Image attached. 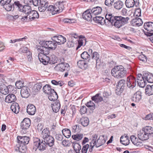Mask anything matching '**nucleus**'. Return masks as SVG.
Returning <instances> with one entry per match:
<instances>
[{
	"mask_svg": "<svg viewBox=\"0 0 153 153\" xmlns=\"http://www.w3.org/2000/svg\"><path fill=\"white\" fill-rule=\"evenodd\" d=\"M112 14H107L105 16L106 20L101 16H96L93 18L94 21L96 23L101 25L105 24L108 27H111L115 26V16L112 15Z\"/></svg>",
	"mask_w": 153,
	"mask_h": 153,
	"instance_id": "nucleus-1",
	"label": "nucleus"
},
{
	"mask_svg": "<svg viewBox=\"0 0 153 153\" xmlns=\"http://www.w3.org/2000/svg\"><path fill=\"white\" fill-rule=\"evenodd\" d=\"M13 4L18 8L19 11L23 12L27 16L29 15L32 10L30 6L28 5L23 6L19 1H15Z\"/></svg>",
	"mask_w": 153,
	"mask_h": 153,
	"instance_id": "nucleus-2",
	"label": "nucleus"
},
{
	"mask_svg": "<svg viewBox=\"0 0 153 153\" xmlns=\"http://www.w3.org/2000/svg\"><path fill=\"white\" fill-rule=\"evenodd\" d=\"M126 82L125 80L121 79L117 82L115 87V94L119 96V98L120 99L122 98L120 95L126 86Z\"/></svg>",
	"mask_w": 153,
	"mask_h": 153,
	"instance_id": "nucleus-3",
	"label": "nucleus"
},
{
	"mask_svg": "<svg viewBox=\"0 0 153 153\" xmlns=\"http://www.w3.org/2000/svg\"><path fill=\"white\" fill-rule=\"evenodd\" d=\"M126 71L122 65L115 67V78L120 79L123 78L126 75Z\"/></svg>",
	"mask_w": 153,
	"mask_h": 153,
	"instance_id": "nucleus-4",
	"label": "nucleus"
},
{
	"mask_svg": "<svg viewBox=\"0 0 153 153\" xmlns=\"http://www.w3.org/2000/svg\"><path fill=\"white\" fill-rule=\"evenodd\" d=\"M129 19L128 17L124 18L121 16H115V27L120 28L127 24Z\"/></svg>",
	"mask_w": 153,
	"mask_h": 153,
	"instance_id": "nucleus-5",
	"label": "nucleus"
},
{
	"mask_svg": "<svg viewBox=\"0 0 153 153\" xmlns=\"http://www.w3.org/2000/svg\"><path fill=\"white\" fill-rule=\"evenodd\" d=\"M42 140L43 143L41 144L42 146L40 147L42 149H45L48 145L50 147H51L54 144V139L51 136H49Z\"/></svg>",
	"mask_w": 153,
	"mask_h": 153,
	"instance_id": "nucleus-6",
	"label": "nucleus"
},
{
	"mask_svg": "<svg viewBox=\"0 0 153 153\" xmlns=\"http://www.w3.org/2000/svg\"><path fill=\"white\" fill-rule=\"evenodd\" d=\"M54 69L57 71L63 72L65 71H68L70 69V66L67 63L62 62L57 65Z\"/></svg>",
	"mask_w": 153,
	"mask_h": 153,
	"instance_id": "nucleus-7",
	"label": "nucleus"
},
{
	"mask_svg": "<svg viewBox=\"0 0 153 153\" xmlns=\"http://www.w3.org/2000/svg\"><path fill=\"white\" fill-rule=\"evenodd\" d=\"M40 42L41 45H38L36 46V48L39 53H42L44 55H49L50 53V50L48 47L45 45H44V43L42 42Z\"/></svg>",
	"mask_w": 153,
	"mask_h": 153,
	"instance_id": "nucleus-8",
	"label": "nucleus"
},
{
	"mask_svg": "<svg viewBox=\"0 0 153 153\" xmlns=\"http://www.w3.org/2000/svg\"><path fill=\"white\" fill-rule=\"evenodd\" d=\"M144 28L147 31L146 33L147 36H150L153 35V22H146L144 24Z\"/></svg>",
	"mask_w": 153,
	"mask_h": 153,
	"instance_id": "nucleus-9",
	"label": "nucleus"
},
{
	"mask_svg": "<svg viewBox=\"0 0 153 153\" xmlns=\"http://www.w3.org/2000/svg\"><path fill=\"white\" fill-rule=\"evenodd\" d=\"M126 82L127 86L130 89L134 88L136 85V79L132 76H130L127 77Z\"/></svg>",
	"mask_w": 153,
	"mask_h": 153,
	"instance_id": "nucleus-10",
	"label": "nucleus"
},
{
	"mask_svg": "<svg viewBox=\"0 0 153 153\" xmlns=\"http://www.w3.org/2000/svg\"><path fill=\"white\" fill-rule=\"evenodd\" d=\"M30 124V119L28 118H25L23 121L21 122L20 124L21 128L22 129V131H23V133L27 129Z\"/></svg>",
	"mask_w": 153,
	"mask_h": 153,
	"instance_id": "nucleus-11",
	"label": "nucleus"
},
{
	"mask_svg": "<svg viewBox=\"0 0 153 153\" xmlns=\"http://www.w3.org/2000/svg\"><path fill=\"white\" fill-rule=\"evenodd\" d=\"M104 137V135L100 136L97 141L94 139L92 140V142L93 143V144L95 145L96 147L98 148L103 145L105 142L106 140Z\"/></svg>",
	"mask_w": 153,
	"mask_h": 153,
	"instance_id": "nucleus-12",
	"label": "nucleus"
},
{
	"mask_svg": "<svg viewBox=\"0 0 153 153\" xmlns=\"http://www.w3.org/2000/svg\"><path fill=\"white\" fill-rule=\"evenodd\" d=\"M42 143H43L42 140L41 141L40 139L39 138L36 137H34L33 140V149H34L36 150L38 148L41 151H44V149H42L40 148L42 146L41 144Z\"/></svg>",
	"mask_w": 153,
	"mask_h": 153,
	"instance_id": "nucleus-13",
	"label": "nucleus"
},
{
	"mask_svg": "<svg viewBox=\"0 0 153 153\" xmlns=\"http://www.w3.org/2000/svg\"><path fill=\"white\" fill-rule=\"evenodd\" d=\"M52 39L55 43H57L59 45L64 43L66 41V38L61 35L54 36L52 38Z\"/></svg>",
	"mask_w": 153,
	"mask_h": 153,
	"instance_id": "nucleus-14",
	"label": "nucleus"
},
{
	"mask_svg": "<svg viewBox=\"0 0 153 153\" xmlns=\"http://www.w3.org/2000/svg\"><path fill=\"white\" fill-rule=\"evenodd\" d=\"M48 55L39 53L38 57L40 61L44 65H46L49 62V56Z\"/></svg>",
	"mask_w": 153,
	"mask_h": 153,
	"instance_id": "nucleus-15",
	"label": "nucleus"
},
{
	"mask_svg": "<svg viewBox=\"0 0 153 153\" xmlns=\"http://www.w3.org/2000/svg\"><path fill=\"white\" fill-rule=\"evenodd\" d=\"M17 140L18 143L26 145L29 143L30 138L27 136H18L17 137Z\"/></svg>",
	"mask_w": 153,
	"mask_h": 153,
	"instance_id": "nucleus-16",
	"label": "nucleus"
},
{
	"mask_svg": "<svg viewBox=\"0 0 153 153\" xmlns=\"http://www.w3.org/2000/svg\"><path fill=\"white\" fill-rule=\"evenodd\" d=\"M138 138L141 140H146L149 139L148 136L146 133L143 128L137 132Z\"/></svg>",
	"mask_w": 153,
	"mask_h": 153,
	"instance_id": "nucleus-17",
	"label": "nucleus"
},
{
	"mask_svg": "<svg viewBox=\"0 0 153 153\" xmlns=\"http://www.w3.org/2000/svg\"><path fill=\"white\" fill-rule=\"evenodd\" d=\"M137 83L138 85L141 88L144 87L146 85L144 76L141 74H138L137 77Z\"/></svg>",
	"mask_w": 153,
	"mask_h": 153,
	"instance_id": "nucleus-18",
	"label": "nucleus"
},
{
	"mask_svg": "<svg viewBox=\"0 0 153 153\" xmlns=\"http://www.w3.org/2000/svg\"><path fill=\"white\" fill-rule=\"evenodd\" d=\"M90 9L87 10L85 11L82 14V17L85 20L87 21H91L93 16Z\"/></svg>",
	"mask_w": 153,
	"mask_h": 153,
	"instance_id": "nucleus-19",
	"label": "nucleus"
},
{
	"mask_svg": "<svg viewBox=\"0 0 153 153\" xmlns=\"http://www.w3.org/2000/svg\"><path fill=\"white\" fill-rule=\"evenodd\" d=\"M29 89L26 86L23 87L21 91V97L23 98H27L30 94L29 93L28 90Z\"/></svg>",
	"mask_w": 153,
	"mask_h": 153,
	"instance_id": "nucleus-20",
	"label": "nucleus"
},
{
	"mask_svg": "<svg viewBox=\"0 0 153 153\" xmlns=\"http://www.w3.org/2000/svg\"><path fill=\"white\" fill-rule=\"evenodd\" d=\"M131 140L133 143L137 146L140 147L143 145V143L140 140H139L135 136L132 135L131 136Z\"/></svg>",
	"mask_w": 153,
	"mask_h": 153,
	"instance_id": "nucleus-21",
	"label": "nucleus"
},
{
	"mask_svg": "<svg viewBox=\"0 0 153 153\" xmlns=\"http://www.w3.org/2000/svg\"><path fill=\"white\" fill-rule=\"evenodd\" d=\"M44 45L46 46L49 49L54 50L56 47V43L51 41H46L43 42Z\"/></svg>",
	"mask_w": 153,
	"mask_h": 153,
	"instance_id": "nucleus-22",
	"label": "nucleus"
},
{
	"mask_svg": "<svg viewBox=\"0 0 153 153\" xmlns=\"http://www.w3.org/2000/svg\"><path fill=\"white\" fill-rule=\"evenodd\" d=\"M27 111L29 115H33L36 112L35 106L32 104H29L27 107Z\"/></svg>",
	"mask_w": 153,
	"mask_h": 153,
	"instance_id": "nucleus-23",
	"label": "nucleus"
},
{
	"mask_svg": "<svg viewBox=\"0 0 153 153\" xmlns=\"http://www.w3.org/2000/svg\"><path fill=\"white\" fill-rule=\"evenodd\" d=\"M131 24L133 26L139 27L142 25L143 22L140 18H136L135 19H133L131 20Z\"/></svg>",
	"mask_w": 153,
	"mask_h": 153,
	"instance_id": "nucleus-24",
	"label": "nucleus"
},
{
	"mask_svg": "<svg viewBox=\"0 0 153 153\" xmlns=\"http://www.w3.org/2000/svg\"><path fill=\"white\" fill-rule=\"evenodd\" d=\"M51 106L53 111L55 113L59 111L61 106L60 103L58 101H55L52 103Z\"/></svg>",
	"mask_w": 153,
	"mask_h": 153,
	"instance_id": "nucleus-25",
	"label": "nucleus"
},
{
	"mask_svg": "<svg viewBox=\"0 0 153 153\" xmlns=\"http://www.w3.org/2000/svg\"><path fill=\"white\" fill-rule=\"evenodd\" d=\"M29 16V19L31 21L34 20L36 19H38L39 17V15L38 12L34 10H32Z\"/></svg>",
	"mask_w": 153,
	"mask_h": 153,
	"instance_id": "nucleus-26",
	"label": "nucleus"
},
{
	"mask_svg": "<svg viewBox=\"0 0 153 153\" xmlns=\"http://www.w3.org/2000/svg\"><path fill=\"white\" fill-rule=\"evenodd\" d=\"M141 99V93L140 92H136L132 97L131 100L132 102L138 103Z\"/></svg>",
	"mask_w": 153,
	"mask_h": 153,
	"instance_id": "nucleus-27",
	"label": "nucleus"
},
{
	"mask_svg": "<svg viewBox=\"0 0 153 153\" xmlns=\"http://www.w3.org/2000/svg\"><path fill=\"white\" fill-rule=\"evenodd\" d=\"M16 100V96L13 94H10L8 95L5 97V101L7 102L11 103L15 101Z\"/></svg>",
	"mask_w": 153,
	"mask_h": 153,
	"instance_id": "nucleus-28",
	"label": "nucleus"
},
{
	"mask_svg": "<svg viewBox=\"0 0 153 153\" xmlns=\"http://www.w3.org/2000/svg\"><path fill=\"white\" fill-rule=\"evenodd\" d=\"M120 142L123 144L127 146L130 143L129 138L126 135L121 136L120 138Z\"/></svg>",
	"mask_w": 153,
	"mask_h": 153,
	"instance_id": "nucleus-29",
	"label": "nucleus"
},
{
	"mask_svg": "<svg viewBox=\"0 0 153 153\" xmlns=\"http://www.w3.org/2000/svg\"><path fill=\"white\" fill-rule=\"evenodd\" d=\"M145 82L147 81L149 83L153 82V75L149 73H146L143 74Z\"/></svg>",
	"mask_w": 153,
	"mask_h": 153,
	"instance_id": "nucleus-30",
	"label": "nucleus"
},
{
	"mask_svg": "<svg viewBox=\"0 0 153 153\" xmlns=\"http://www.w3.org/2000/svg\"><path fill=\"white\" fill-rule=\"evenodd\" d=\"M66 3V1H59L58 2H56L55 5H57L58 7H57L56 10H58L57 13H60L63 10L64 7V3Z\"/></svg>",
	"mask_w": 153,
	"mask_h": 153,
	"instance_id": "nucleus-31",
	"label": "nucleus"
},
{
	"mask_svg": "<svg viewBox=\"0 0 153 153\" xmlns=\"http://www.w3.org/2000/svg\"><path fill=\"white\" fill-rule=\"evenodd\" d=\"M93 15H97L100 14L102 11L101 7L97 6L93 8L92 9H89Z\"/></svg>",
	"mask_w": 153,
	"mask_h": 153,
	"instance_id": "nucleus-32",
	"label": "nucleus"
},
{
	"mask_svg": "<svg viewBox=\"0 0 153 153\" xmlns=\"http://www.w3.org/2000/svg\"><path fill=\"white\" fill-rule=\"evenodd\" d=\"M78 67L83 70H85L88 67V64L84 60H79L77 62Z\"/></svg>",
	"mask_w": 153,
	"mask_h": 153,
	"instance_id": "nucleus-33",
	"label": "nucleus"
},
{
	"mask_svg": "<svg viewBox=\"0 0 153 153\" xmlns=\"http://www.w3.org/2000/svg\"><path fill=\"white\" fill-rule=\"evenodd\" d=\"M12 111L15 114L18 113L19 111V106L16 102L13 103L10 107Z\"/></svg>",
	"mask_w": 153,
	"mask_h": 153,
	"instance_id": "nucleus-34",
	"label": "nucleus"
},
{
	"mask_svg": "<svg viewBox=\"0 0 153 153\" xmlns=\"http://www.w3.org/2000/svg\"><path fill=\"white\" fill-rule=\"evenodd\" d=\"M8 86H7L4 84L0 85V92L1 93L4 95H6L8 94L9 93Z\"/></svg>",
	"mask_w": 153,
	"mask_h": 153,
	"instance_id": "nucleus-35",
	"label": "nucleus"
},
{
	"mask_svg": "<svg viewBox=\"0 0 153 153\" xmlns=\"http://www.w3.org/2000/svg\"><path fill=\"white\" fill-rule=\"evenodd\" d=\"M79 123H80L81 125L83 126H87L88 125L89 123V119L86 117H82L79 121Z\"/></svg>",
	"mask_w": 153,
	"mask_h": 153,
	"instance_id": "nucleus-36",
	"label": "nucleus"
},
{
	"mask_svg": "<svg viewBox=\"0 0 153 153\" xmlns=\"http://www.w3.org/2000/svg\"><path fill=\"white\" fill-rule=\"evenodd\" d=\"M145 94L149 96L153 94V85H148L145 88Z\"/></svg>",
	"mask_w": 153,
	"mask_h": 153,
	"instance_id": "nucleus-37",
	"label": "nucleus"
},
{
	"mask_svg": "<svg viewBox=\"0 0 153 153\" xmlns=\"http://www.w3.org/2000/svg\"><path fill=\"white\" fill-rule=\"evenodd\" d=\"M43 92L45 94L49 95L51 94V92L54 91V89H52L50 85H46L43 88Z\"/></svg>",
	"mask_w": 153,
	"mask_h": 153,
	"instance_id": "nucleus-38",
	"label": "nucleus"
},
{
	"mask_svg": "<svg viewBox=\"0 0 153 153\" xmlns=\"http://www.w3.org/2000/svg\"><path fill=\"white\" fill-rule=\"evenodd\" d=\"M52 91L51 94L49 95L48 98L50 100L54 102L55 100L58 98V96L57 93L54 90Z\"/></svg>",
	"mask_w": 153,
	"mask_h": 153,
	"instance_id": "nucleus-39",
	"label": "nucleus"
},
{
	"mask_svg": "<svg viewBox=\"0 0 153 153\" xmlns=\"http://www.w3.org/2000/svg\"><path fill=\"white\" fill-rule=\"evenodd\" d=\"M137 2H135L134 0H126L125 1V5L128 8L132 7L134 5L137 6L136 4Z\"/></svg>",
	"mask_w": 153,
	"mask_h": 153,
	"instance_id": "nucleus-40",
	"label": "nucleus"
},
{
	"mask_svg": "<svg viewBox=\"0 0 153 153\" xmlns=\"http://www.w3.org/2000/svg\"><path fill=\"white\" fill-rule=\"evenodd\" d=\"M100 95V94H97L94 96L92 97H91L92 100L94 101L96 103L101 102L103 100V98Z\"/></svg>",
	"mask_w": 153,
	"mask_h": 153,
	"instance_id": "nucleus-41",
	"label": "nucleus"
},
{
	"mask_svg": "<svg viewBox=\"0 0 153 153\" xmlns=\"http://www.w3.org/2000/svg\"><path fill=\"white\" fill-rule=\"evenodd\" d=\"M73 147L76 153H80L81 147L78 143L74 142L73 144Z\"/></svg>",
	"mask_w": 153,
	"mask_h": 153,
	"instance_id": "nucleus-42",
	"label": "nucleus"
},
{
	"mask_svg": "<svg viewBox=\"0 0 153 153\" xmlns=\"http://www.w3.org/2000/svg\"><path fill=\"white\" fill-rule=\"evenodd\" d=\"M41 135L43 139L44 140L50 135V132L47 128H46L42 131Z\"/></svg>",
	"mask_w": 153,
	"mask_h": 153,
	"instance_id": "nucleus-43",
	"label": "nucleus"
},
{
	"mask_svg": "<svg viewBox=\"0 0 153 153\" xmlns=\"http://www.w3.org/2000/svg\"><path fill=\"white\" fill-rule=\"evenodd\" d=\"M58 7L57 5L54 6L50 5L48 7V10L49 11H51L52 12V14H54L57 13L58 12V10H56L57 7Z\"/></svg>",
	"mask_w": 153,
	"mask_h": 153,
	"instance_id": "nucleus-44",
	"label": "nucleus"
},
{
	"mask_svg": "<svg viewBox=\"0 0 153 153\" xmlns=\"http://www.w3.org/2000/svg\"><path fill=\"white\" fill-rule=\"evenodd\" d=\"M143 129L149 137V135L153 134V128L152 127L147 126L143 128Z\"/></svg>",
	"mask_w": 153,
	"mask_h": 153,
	"instance_id": "nucleus-45",
	"label": "nucleus"
},
{
	"mask_svg": "<svg viewBox=\"0 0 153 153\" xmlns=\"http://www.w3.org/2000/svg\"><path fill=\"white\" fill-rule=\"evenodd\" d=\"M81 57L83 59L87 60L89 62L91 56L86 51H84L81 55Z\"/></svg>",
	"mask_w": 153,
	"mask_h": 153,
	"instance_id": "nucleus-46",
	"label": "nucleus"
},
{
	"mask_svg": "<svg viewBox=\"0 0 153 153\" xmlns=\"http://www.w3.org/2000/svg\"><path fill=\"white\" fill-rule=\"evenodd\" d=\"M26 145L18 143L17 144V147L19 151L21 152L24 153L26 150Z\"/></svg>",
	"mask_w": 153,
	"mask_h": 153,
	"instance_id": "nucleus-47",
	"label": "nucleus"
},
{
	"mask_svg": "<svg viewBox=\"0 0 153 153\" xmlns=\"http://www.w3.org/2000/svg\"><path fill=\"white\" fill-rule=\"evenodd\" d=\"M100 55L97 52H94L92 55L91 57L92 59H94L95 60L96 64L99 62L100 61Z\"/></svg>",
	"mask_w": 153,
	"mask_h": 153,
	"instance_id": "nucleus-48",
	"label": "nucleus"
},
{
	"mask_svg": "<svg viewBox=\"0 0 153 153\" xmlns=\"http://www.w3.org/2000/svg\"><path fill=\"white\" fill-rule=\"evenodd\" d=\"M62 132L64 136L67 138H69L71 136V132L70 130L65 128L62 130Z\"/></svg>",
	"mask_w": 153,
	"mask_h": 153,
	"instance_id": "nucleus-49",
	"label": "nucleus"
},
{
	"mask_svg": "<svg viewBox=\"0 0 153 153\" xmlns=\"http://www.w3.org/2000/svg\"><path fill=\"white\" fill-rule=\"evenodd\" d=\"M14 3L12 5L10 3L7 4H6L4 5L3 6V7L7 11H10L12 9L13 10H14V6H15L14 5Z\"/></svg>",
	"mask_w": 153,
	"mask_h": 153,
	"instance_id": "nucleus-50",
	"label": "nucleus"
},
{
	"mask_svg": "<svg viewBox=\"0 0 153 153\" xmlns=\"http://www.w3.org/2000/svg\"><path fill=\"white\" fill-rule=\"evenodd\" d=\"M123 5L122 1L120 0H118L115 2V9L118 10L122 8Z\"/></svg>",
	"mask_w": 153,
	"mask_h": 153,
	"instance_id": "nucleus-51",
	"label": "nucleus"
},
{
	"mask_svg": "<svg viewBox=\"0 0 153 153\" xmlns=\"http://www.w3.org/2000/svg\"><path fill=\"white\" fill-rule=\"evenodd\" d=\"M49 63L50 64H54L57 62V58L54 55H51V57H49Z\"/></svg>",
	"mask_w": 153,
	"mask_h": 153,
	"instance_id": "nucleus-52",
	"label": "nucleus"
},
{
	"mask_svg": "<svg viewBox=\"0 0 153 153\" xmlns=\"http://www.w3.org/2000/svg\"><path fill=\"white\" fill-rule=\"evenodd\" d=\"M85 105L88 107L91 110H94L95 108V106L94 103L91 101H90L87 102L86 103Z\"/></svg>",
	"mask_w": 153,
	"mask_h": 153,
	"instance_id": "nucleus-53",
	"label": "nucleus"
},
{
	"mask_svg": "<svg viewBox=\"0 0 153 153\" xmlns=\"http://www.w3.org/2000/svg\"><path fill=\"white\" fill-rule=\"evenodd\" d=\"M83 137V134H78L75 135H74L72 136V138L75 140L77 141H79L81 140Z\"/></svg>",
	"mask_w": 153,
	"mask_h": 153,
	"instance_id": "nucleus-54",
	"label": "nucleus"
},
{
	"mask_svg": "<svg viewBox=\"0 0 153 153\" xmlns=\"http://www.w3.org/2000/svg\"><path fill=\"white\" fill-rule=\"evenodd\" d=\"M15 85L16 87L18 89H20L22 88L23 87H24V82L21 81H18L16 82Z\"/></svg>",
	"mask_w": 153,
	"mask_h": 153,
	"instance_id": "nucleus-55",
	"label": "nucleus"
},
{
	"mask_svg": "<svg viewBox=\"0 0 153 153\" xmlns=\"http://www.w3.org/2000/svg\"><path fill=\"white\" fill-rule=\"evenodd\" d=\"M42 87V84L41 83H39L35 85L33 87V90H34L36 92L40 90Z\"/></svg>",
	"mask_w": 153,
	"mask_h": 153,
	"instance_id": "nucleus-56",
	"label": "nucleus"
},
{
	"mask_svg": "<svg viewBox=\"0 0 153 153\" xmlns=\"http://www.w3.org/2000/svg\"><path fill=\"white\" fill-rule=\"evenodd\" d=\"M80 129L81 127L79 125L74 126L72 127V131L74 132H79Z\"/></svg>",
	"mask_w": 153,
	"mask_h": 153,
	"instance_id": "nucleus-57",
	"label": "nucleus"
},
{
	"mask_svg": "<svg viewBox=\"0 0 153 153\" xmlns=\"http://www.w3.org/2000/svg\"><path fill=\"white\" fill-rule=\"evenodd\" d=\"M86 40L84 39H79L78 41V45L76 48V50L80 48L83 45L84 43H85V45L86 44Z\"/></svg>",
	"mask_w": 153,
	"mask_h": 153,
	"instance_id": "nucleus-58",
	"label": "nucleus"
},
{
	"mask_svg": "<svg viewBox=\"0 0 153 153\" xmlns=\"http://www.w3.org/2000/svg\"><path fill=\"white\" fill-rule=\"evenodd\" d=\"M89 148V145L86 144L83 146L81 150L82 153H87V151Z\"/></svg>",
	"mask_w": 153,
	"mask_h": 153,
	"instance_id": "nucleus-59",
	"label": "nucleus"
},
{
	"mask_svg": "<svg viewBox=\"0 0 153 153\" xmlns=\"http://www.w3.org/2000/svg\"><path fill=\"white\" fill-rule=\"evenodd\" d=\"M87 111V108L85 106H81L80 108L79 112L81 114H85Z\"/></svg>",
	"mask_w": 153,
	"mask_h": 153,
	"instance_id": "nucleus-60",
	"label": "nucleus"
},
{
	"mask_svg": "<svg viewBox=\"0 0 153 153\" xmlns=\"http://www.w3.org/2000/svg\"><path fill=\"white\" fill-rule=\"evenodd\" d=\"M138 58L139 60L144 62H146L147 61V58L146 56L143 54L139 55L138 57Z\"/></svg>",
	"mask_w": 153,
	"mask_h": 153,
	"instance_id": "nucleus-61",
	"label": "nucleus"
},
{
	"mask_svg": "<svg viewBox=\"0 0 153 153\" xmlns=\"http://www.w3.org/2000/svg\"><path fill=\"white\" fill-rule=\"evenodd\" d=\"M39 5V6H45L48 7V3L46 1V0H40Z\"/></svg>",
	"mask_w": 153,
	"mask_h": 153,
	"instance_id": "nucleus-62",
	"label": "nucleus"
},
{
	"mask_svg": "<svg viewBox=\"0 0 153 153\" xmlns=\"http://www.w3.org/2000/svg\"><path fill=\"white\" fill-rule=\"evenodd\" d=\"M56 139L57 141L61 142L63 139V137L61 134H56Z\"/></svg>",
	"mask_w": 153,
	"mask_h": 153,
	"instance_id": "nucleus-63",
	"label": "nucleus"
},
{
	"mask_svg": "<svg viewBox=\"0 0 153 153\" xmlns=\"http://www.w3.org/2000/svg\"><path fill=\"white\" fill-rule=\"evenodd\" d=\"M153 119V113H150L146 115L144 120H150Z\"/></svg>",
	"mask_w": 153,
	"mask_h": 153,
	"instance_id": "nucleus-64",
	"label": "nucleus"
}]
</instances>
